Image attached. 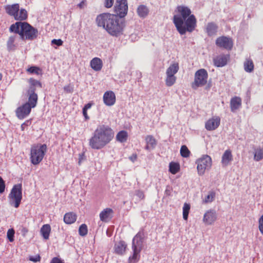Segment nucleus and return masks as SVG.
Listing matches in <instances>:
<instances>
[{
  "label": "nucleus",
  "instance_id": "1",
  "mask_svg": "<svg viewBox=\"0 0 263 263\" xmlns=\"http://www.w3.org/2000/svg\"><path fill=\"white\" fill-rule=\"evenodd\" d=\"M176 11L177 14L174 15L173 23L179 33L183 35L187 31L193 32L197 26V20L191 9L181 5L177 6Z\"/></svg>",
  "mask_w": 263,
  "mask_h": 263
},
{
  "label": "nucleus",
  "instance_id": "2",
  "mask_svg": "<svg viewBox=\"0 0 263 263\" xmlns=\"http://www.w3.org/2000/svg\"><path fill=\"white\" fill-rule=\"evenodd\" d=\"M96 23L98 26L105 29L112 36H118L122 34L124 27L119 17L113 14L103 13L97 16Z\"/></svg>",
  "mask_w": 263,
  "mask_h": 263
},
{
  "label": "nucleus",
  "instance_id": "3",
  "mask_svg": "<svg viewBox=\"0 0 263 263\" xmlns=\"http://www.w3.org/2000/svg\"><path fill=\"white\" fill-rule=\"evenodd\" d=\"M114 134V130L108 126L99 125L89 139L88 145L93 149H101L111 141Z\"/></svg>",
  "mask_w": 263,
  "mask_h": 263
},
{
  "label": "nucleus",
  "instance_id": "4",
  "mask_svg": "<svg viewBox=\"0 0 263 263\" xmlns=\"http://www.w3.org/2000/svg\"><path fill=\"white\" fill-rule=\"evenodd\" d=\"M9 30L18 34L22 40H33L38 35L37 30L27 22H17L10 26Z\"/></svg>",
  "mask_w": 263,
  "mask_h": 263
},
{
  "label": "nucleus",
  "instance_id": "5",
  "mask_svg": "<svg viewBox=\"0 0 263 263\" xmlns=\"http://www.w3.org/2000/svg\"><path fill=\"white\" fill-rule=\"evenodd\" d=\"M143 234L138 233L134 237L132 241L133 254L128 259V263H137L140 258V252L142 250L141 244L142 242Z\"/></svg>",
  "mask_w": 263,
  "mask_h": 263
},
{
  "label": "nucleus",
  "instance_id": "6",
  "mask_svg": "<svg viewBox=\"0 0 263 263\" xmlns=\"http://www.w3.org/2000/svg\"><path fill=\"white\" fill-rule=\"evenodd\" d=\"M47 151L46 144L33 145L30 149V161L34 165L39 164L43 160Z\"/></svg>",
  "mask_w": 263,
  "mask_h": 263
},
{
  "label": "nucleus",
  "instance_id": "7",
  "mask_svg": "<svg viewBox=\"0 0 263 263\" xmlns=\"http://www.w3.org/2000/svg\"><path fill=\"white\" fill-rule=\"evenodd\" d=\"M5 10L8 15L13 16L17 21H24L28 16L27 11L24 9H20L18 4L6 5Z\"/></svg>",
  "mask_w": 263,
  "mask_h": 263
},
{
  "label": "nucleus",
  "instance_id": "8",
  "mask_svg": "<svg viewBox=\"0 0 263 263\" xmlns=\"http://www.w3.org/2000/svg\"><path fill=\"white\" fill-rule=\"evenodd\" d=\"M9 203L10 205L17 208L22 199V184H17L14 185L8 196Z\"/></svg>",
  "mask_w": 263,
  "mask_h": 263
},
{
  "label": "nucleus",
  "instance_id": "9",
  "mask_svg": "<svg viewBox=\"0 0 263 263\" xmlns=\"http://www.w3.org/2000/svg\"><path fill=\"white\" fill-rule=\"evenodd\" d=\"M208 73L204 69H200L195 73L194 81L192 84L193 89L205 85L208 81Z\"/></svg>",
  "mask_w": 263,
  "mask_h": 263
},
{
  "label": "nucleus",
  "instance_id": "10",
  "mask_svg": "<svg viewBox=\"0 0 263 263\" xmlns=\"http://www.w3.org/2000/svg\"><path fill=\"white\" fill-rule=\"evenodd\" d=\"M212 158L207 155H204L198 159L196 163L197 164V170L199 175H203L206 169H209L212 165Z\"/></svg>",
  "mask_w": 263,
  "mask_h": 263
},
{
  "label": "nucleus",
  "instance_id": "11",
  "mask_svg": "<svg viewBox=\"0 0 263 263\" xmlns=\"http://www.w3.org/2000/svg\"><path fill=\"white\" fill-rule=\"evenodd\" d=\"M114 10L118 16L121 18L124 17L128 11L127 0H116Z\"/></svg>",
  "mask_w": 263,
  "mask_h": 263
},
{
  "label": "nucleus",
  "instance_id": "12",
  "mask_svg": "<svg viewBox=\"0 0 263 263\" xmlns=\"http://www.w3.org/2000/svg\"><path fill=\"white\" fill-rule=\"evenodd\" d=\"M215 44L218 47L228 50H231L233 46V42L232 39L225 36H221L217 38Z\"/></svg>",
  "mask_w": 263,
  "mask_h": 263
},
{
  "label": "nucleus",
  "instance_id": "13",
  "mask_svg": "<svg viewBox=\"0 0 263 263\" xmlns=\"http://www.w3.org/2000/svg\"><path fill=\"white\" fill-rule=\"evenodd\" d=\"M31 107L29 106V104L24 103L21 106L17 107L15 110L16 117L19 119H23L28 116L31 110Z\"/></svg>",
  "mask_w": 263,
  "mask_h": 263
},
{
  "label": "nucleus",
  "instance_id": "14",
  "mask_svg": "<svg viewBox=\"0 0 263 263\" xmlns=\"http://www.w3.org/2000/svg\"><path fill=\"white\" fill-rule=\"evenodd\" d=\"M230 60L229 54H220L213 58L214 66L217 67H223L227 65Z\"/></svg>",
  "mask_w": 263,
  "mask_h": 263
},
{
  "label": "nucleus",
  "instance_id": "15",
  "mask_svg": "<svg viewBox=\"0 0 263 263\" xmlns=\"http://www.w3.org/2000/svg\"><path fill=\"white\" fill-rule=\"evenodd\" d=\"M217 219L216 212L214 210H209L204 214L203 221L206 225H211Z\"/></svg>",
  "mask_w": 263,
  "mask_h": 263
},
{
  "label": "nucleus",
  "instance_id": "16",
  "mask_svg": "<svg viewBox=\"0 0 263 263\" xmlns=\"http://www.w3.org/2000/svg\"><path fill=\"white\" fill-rule=\"evenodd\" d=\"M220 123V118L218 116L209 119L205 124V128L208 130H213L218 128Z\"/></svg>",
  "mask_w": 263,
  "mask_h": 263
},
{
  "label": "nucleus",
  "instance_id": "17",
  "mask_svg": "<svg viewBox=\"0 0 263 263\" xmlns=\"http://www.w3.org/2000/svg\"><path fill=\"white\" fill-rule=\"evenodd\" d=\"M103 100L104 103L108 106L114 105L116 103L115 93L111 90L105 92L103 95Z\"/></svg>",
  "mask_w": 263,
  "mask_h": 263
},
{
  "label": "nucleus",
  "instance_id": "18",
  "mask_svg": "<svg viewBox=\"0 0 263 263\" xmlns=\"http://www.w3.org/2000/svg\"><path fill=\"white\" fill-rule=\"evenodd\" d=\"M127 244L123 240H120L115 244V253L119 255H123L126 252Z\"/></svg>",
  "mask_w": 263,
  "mask_h": 263
},
{
  "label": "nucleus",
  "instance_id": "19",
  "mask_svg": "<svg viewBox=\"0 0 263 263\" xmlns=\"http://www.w3.org/2000/svg\"><path fill=\"white\" fill-rule=\"evenodd\" d=\"M28 101L26 104H29L32 108H34L37 104L38 96L34 92V90H28Z\"/></svg>",
  "mask_w": 263,
  "mask_h": 263
},
{
  "label": "nucleus",
  "instance_id": "20",
  "mask_svg": "<svg viewBox=\"0 0 263 263\" xmlns=\"http://www.w3.org/2000/svg\"><path fill=\"white\" fill-rule=\"evenodd\" d=\"M113 210L110 208L104 209L99 215L100 219L102 221L107 222L112 217Z\"/></svg>",
  "mask_w": 263,
  "mask_h": 263
},
{
  "label": "nucleus",
  "instance_id": "21",
  "mask_svg": "<svg viewBox=\"0 0 263 263\" xmlns=\"http://www.w3.org/2000/svg\"><path fill=\"white\" fill-rule=\"evenodd\" d=\"M233 160V155L230 149L226 150L222 156L221 164L222 166L226 167L230 164V162Z\"/></svg>",
  "mask_w": 263,
  "mask_h": 263
},
{
  "label": "nucleus",
  "instance_id": "22",
  "mask_svg": "<svg viewBox=\"0 0 263 263\" xmlns=\"http://www.w3.org/2000/svg\"><path fill=\"white\" fill-rule=\"evenodd\" d=\"M90 65L93 70L99 71L102 68L103 62L101 59L96 57L90 61Z\"/></svg>",
  "mask_w": 263,
  "mask_h": 263
},
{
  "label": "nucleus",
  "instance_id": "23",
  "mask_svg": "<svg viewBox=\"0 0 263 263\" xmlns=\"http://www.w3.org/2000/svg\"><path fill=\"white\" fill-rule=\"evenodd\" d=\"M241 105V99L239 97H234L230 101V107L232 111L238 109Z\"/></svg>",
  "mask_w": 263,
  "mask_h": 263
},
{
  "label": "nucleus",
  "instance_id": "24",
  "mask_svg": "<svg viewBox=\"0 0 263 263\" xmlns=\"http://www.w3.org/2000/svg\"><path fill=\"white\" fill-rule=\"evenodd\" d=\"M77 215L73 212L66 213L64 216V221L65 223L70 224L73 223L77 220Z\"/></svg>",
  "mask_w": 263,
  "mask_h": 263
},
{
  "label": "nucleus",
  "instance_id": "25",
  "mask_svg": "<svg viewBox=\"0 0 263 263\" xmlns=\"http://www.w3.org/2000/svg\"><path fill=\"white\" fill-rule=\"evenodd\" d=\"M146 145L145 149L149 150L150 148H153L157 144V141L154 137L152 135H147L145 137Z\"/></svg>",
  "mask_w": 263,
  "mask_h": 263
},
{
  "label": "nucleus",
  "instance_id": "26",
  "mask_svg": "<svg viewBox=\"0 0 263 263\" xmlns=\"http://www.w3.org/2000/svg\"><path fill=\"white\" fill-rule=\"evenodd\" d=\"M218 29L217 25L214 23H209L206 27V32L209 36H212L215 34Z\"/></svg>",
  "mask_w": 263,
  "mask_h": 263
},
{
  "label": "nucleus",
  "instance_id": "27",
  "mask_svg": "<svg viewBox=\"0 0 263 263\" xmlns=\"http://www.w3.org/2000/svg\"><path fill=\"white\" fill-rule=\"evenodd\" d=\"M179 69V64L177 62H174L171 64L166 69V75L175 76V74L178 71Z\"/></svg>",
  "mask_w": 263,
  "mask_h": 263
},
{
  "label": "nucleus",
  "instance_id": "28",
  "mask_svg": "<svg viewBox=\"0 0 263 263\" xmlns=\"http://www.w3.org/2000/svg\"><path fill=\"white\" fill-rule=\"evenodd\" d=\"M41 233L43 238L45 239H48L51 232V227L49 224H44L41 229Z\"/></svg>",
  "mask_w": 263,
  "mask_h": 263
},
{
  "label": "nucleus",
  "instance_id": "29",
  "mask_svg": "<svg viewBox=\"0 0 263 263\" xmlns=\"http://www.w3.org/2000/svg\"><path fill=\"white\" fill-rule=\"evenodd\" d=\"M137 13L138 15L140 17H145L148 14L149 10L147 7L144 5H141L137 8Z\"/></svg>",
  "mask_w": 263,
  "mask_h": 263
},
{
  "label": "nucleus",
  "instance_id": "30",
  "mask_svg": "<svg viewBox=\"0 0 263 263\" xmlns=\"http://www.w3.org/2000/svg\"><path fill=\"white\" fill-rule=\"evenodd\" d=\"M128 138V133L125 130H121L116 135V140L121 143L126 141Z\"/></svg>",
  "mask_w": 263,
  "mask_h": 263
},
{
  "label": "nucleus",
  "instance_id": "31",
  "mask_svg": "<svg viewBox=\"0 0 263 263\" xmlns=\"http://www.w3.org/2000/svg\"><path fill=\"white\" fill-rule=\"evenodd\" d=\"M244 69L247 72L253 71L254 66L253 61L251 59H247L243 64Z\"/></svg>",
  "mask_w": 263,
  "mask_h": 263
},
{
  "label": "nucleus",
  "instance_id": "32",
  "mask_svg": "<svg viewBox=\"0 0 263 263\" xmlns=\"http://www.w3.org/2000/svg\"><path fill=\"white\" fill-rule=\"evenodd\" d=\"M180 170V165L178 163L171 162L169 164V171L172 174H176Z\"/></svg>",
  "mask_w": 263,
  "mask_h": 263
},
{
  "label": "nucleus",
  "instance_id": "33",
  "mask_svg": "<svg viewBox=\"0 0 263 263\" xmlns=\"http://www.w3.org/2000/svg\"><path fill=\"white\" fill-rule=\"evenodd\" d=\"M29 82L30 86L28 90H34V92H35V87H39L40 88H42V87L41 83L34 79L30 78L29 80Z\"/></svg>",
  "mask_w": 263,
  "mask_h": 263
},
{
  "label": "nucleus",
  "instance_id": "34",
  "mask_svg": "<svg viewBox=\"0 0 263 263\" xmlns=\"http://www.w3.org/2000/svg\"><path fill=\"white\" fill-rule=\"evenodd\" d=\"M27 72L30 74H35L37 75H42V69L37 66H31L26 70Z\"/></svg>",
  "mask_w": 263,
  "mask_h": 263
},
{
  "label": "nucleus",
  "instance_id": "35",
  "mask_svg": "<svg viewBox=\"0 0 263 263\" xmlns=\"http://www.w3.org/2000/svg\"><path fill=\"white\" fill-rule=\"evenodd\" d=\"M263 159V148H258L255 151L254 159L259 161Z\"/></svg>",
  "mask_w": 263,
  "mask_h": 263
},
{
  "label": "nucleus",
  "instance_id": "36",
  "mask_svg": "<svg viewBox=\"0 0 263 263\" xmlns=\"http://www.w3.org/2000/svg\"><path fill=\"white\" fill-rule=\"evenodd\" d=\"M176 81V77L175 76L166 75L165 79V84L170 87L173 85Z\"/></svg>",
  "mask_w": 263,
  "mask_h": 263
},
{
  "label": "nucleus",
  "instance_id": "37",
  "mask_svg": "<svg viewBox=\"0 0 263 263\" xmlns=\"http://www.w3.org/2000/svg\"><path fill=\"white\" fill-rule=\"evenodd\" d=\"M191 209V206L189 203H184L183 206V218L184 220H186L188 218V215Z\"/></svg>",
  "mask_w": 263,
  "mask_h": 263
},
{
  "label": "nucleus",
  "instance_id": "38",
  "mask_svg": "<svg viewBox=\"0 0 263 263\" xmlns=\"http://www.w3.org/2000/svg\"><path fill=\"white\" fill-rule=\"evenodd\" d=\"M15 40V36H11L9 37L7 43V48L9 51L13 50L15 49V45L14 44Z\"/></svg>",
  "mask_w": 263,
  "mask_h": 263
},
{
  "label": "nucleus",
  "instance_id": "39",
  "mask_svg": "<svg viewBox=\"0 0 263 263\" xmlns=\"http://www.w3.org/2000/svg\"><path fill=\"white\" fill-rule=\"evenodd\" d=\"M191 152L186 145H182L180 148V155L182 157L187 158L190 157Z\"/></svg>",
  "mask_w": 263,
  "mask_h": 263
},
{
  "label": "nucleus",
  "instance_id": "40",
  "mask_svg": "<svg viewBox=\"0 0 263 263\" xmlns=\"http://www.w3.org/2000/svg\"><path fill=\"white\" fill-rule=\"evenodd\" d=\"M215 197V193L213 191L210 192L209 194L205 197L203 202L205 203L212 202Z\"/></svg>",
  "mask_w": 263,
  "mask_h": 263
},
{
  "label": "nucleus",
  "instance_id": "41",
  "mask_svg": "<svg viewBox=\"0 0 263 263\" xmlns=\"http://www.w3.org/2000/svg\"><path fill=\"white\" fill-rule=\"evenodd\" d=\"M88 232L87 227L85 224H81L79 229V234L82 236H84L87 235Z\"/></svg>",
  "mask_w": 263,
  "mask_h": 263
},
{
  "label": "nucleus",
  "instance_id": "42",
  "mask_svg": "<svg viewBox=\"0 0 263 263\" xmlns=\"http://www.w3.org/2000/svg\"><path fill=\"white\" fill-rule=\"evenodd\" d=\"M15 231L13 229H9L7 233V236L10 242L14 241Z\"/></svg>",
  "mask_w": 263,
  "mask_h": 263
},
{
  "label": "nucleus",
  "instance_id": "43",
  "mask_svg": "<svg viewBox=\"0 0 263 263\" xmlns=\"http://www.w3.org/2000/svg\"><path fill=\"white\" fill-rule=\"evenodd\" d=\"M5 190V182L2 177L0 176V193L4 192Z\"/></svg>",
  "mask_w": 263,
  "mask_h": 263
},
{
  "label": "nucleus",
  "instance_id": "44",
  "mask_svg": "<svg viewBox=\"0 0 263 263\" xmlns=\"http://www.w3.org/2000/svg\"><path fill=\"white\" fill-rule=\"evenodd\" d=\"M258 228L260 233L263 235V215L260 217L258 220Z\"/></svg>",
  "mask_w": 263,
  "mask_h": 263
},
{
  "label": "nucleus",
  "instance_id": "45",
  "mask_svg": "<svg viewBox=\"0 0 263 263\" xmlns=\"http://www.w3.org/2000/svg\"><path fill=\"white\" fill-rule=\"evenodd\" d=\"M114 0H105L104 1V6L106 8H111L114 4Z\"/></svg>",
  "mask_w": 263,
  "mask_h": 263
},
{
  "label": "nucleus",
  "instance_id": "46",
  "mask_svg": "<svg viewBox=\"0 0 263 263\" xmlns=\"http://www.w3.org/2000/svg\"><path fill=\"white\" fill-rule=\"evenodd\" d=\"M31 123V122L30 120H26L25 121L22 125H21V130L22 131L24 130H25V127L26 126H28L29 125H30Z\"/></svg>",
  "mask_w": 263,
  "mask_h": 263
},
{
  "label": "nucleus",
  "instance_id": "47",
  "mask_svg": "<svg viewBox=\"0 0 263 263\" xmlns=\"http://www.w3.org/2000/svg\"><path fill=\"white\" fill-rule=\"evenodd\" d=\"M29 259L30 261L36 262L40 261L41 257L39 255H37L35 256H30Z\"/></svg>",
  "mask_w": 263,
  "mask_h": 263
},
{
  "label": "nucleus",
  "instance_id": "48",
  "mask_svg": "<svg viewBox=\"0 0 263 263\" xmlns=\"http://www.w3.org/2000/svg\"><path fill=\"white\" fill-rule=\"evenodd\" d=\"M52 44H54L58 46H61L63 44V42L62 41V40L61 39H58V40H57V39H53V40H52Z\"/></svg>",
  "mask_w": 263,
  "mask_h": 263
},
{
  "label": "nucleus",
  "instance_id": "49",
  "mask_svg": "<svg viewBox=\"0 0 263 263\" xmlns=\"http://www.w3.org/2000/svg\"><path fill=\"white\" fill-rule=\"evenodd\" d=\"M50 263H64L60 258L54 257L52 259Z\"/></svg>",
  "mask_w": 263,
  "mask_h": 263
},
{
  "label": "nucleus",
  "instance_id": "50",
  "mask_svg": "<svg viewBox=\"0 0 263 263\" xmlns=\"http://www.w3.org/2000/svg\"><path fill=\"white\" fill-rule=\"evenodd\" d=\"M64 90L66 92L70 93L73 91V88L70 85H67L64 87Z\"/></svg>",
  "mask_w": 263,
  "mask_h": 263
},
{
  "label": "nucleus",
  "instance_id": "51",
  "mask_svg": "<svg viewBox=\"0 0 263 263\" xmlns=\"http://www.w3.org/2000/svg\"><path fill=\"white\" fill-rule=\"evenodd\" d=\"M93 103H88L87 104H86L84 107L83 108V110H85L87 111V110L89 108H90L92 105Z\"/></svg>",
  "mask_w": 263,
  "mask_h": 263
},
{
  "label": "nucleus",
  "instance_id": "52",
  "mask_svg": "<svg viewBox=\"0 0 263 263\" xmlns=\"http://www.w3.org/2000/svg\"><path fill=\"white\" fill-rule=\"evenodd\" d=\"M137 159V155L136 154H133L131 156L129 157V159L132 161H135Z\"/></svg>",
  "mask_w": 263,
  "mask_h": 263
},
{
  "label": "nucleus",
  "instance_id": "53",
  "mask_svg": "<svg viewBox=\"0 0 263 263\" xmlns=\"http://www.w3.org/2000/svg\"><path fill=\"white\" fill-rule=\"evenodd\" d=\"M83 116H84L86 120H87L89 119V117L87 115V112L86 110H83Z\"/></svg>",
  "mask_w": 263,
  "mask_h": 263
},
{
  "label": "nucleus",
  "instance_id": "54",
  "mask_svg": "<svg viewBox=\"0 0 263 263\" xmlns=\"http://www.w3.org/2000/svg\"><path fill=\"white\" fill-rule=\"evenodd\" d=\"M2 79V74L0 73V80Z\"/></svg>",
  "mask_w": 263,
  "mask_h": 263
}]
</instances>
